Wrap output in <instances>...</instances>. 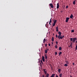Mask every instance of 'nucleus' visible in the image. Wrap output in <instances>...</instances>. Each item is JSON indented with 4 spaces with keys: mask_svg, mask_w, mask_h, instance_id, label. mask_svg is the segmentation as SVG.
Segmentation results:
<instances>
[{
    "mask_svg": "<svg viewBox=\"0 0 77 77\" xmlns=\"http://www.w3.org/2000/svg\"><path fill=\"white\" fill-rule=\"evenodd\" d=\"M70 42H71V41L72 42H73V43H75V41L77 40V38L75 37L74 38H70Z\"/></svg>",
    "mask_w": 77,
    "mask_h": 77,
    "instance_id": "f257e3e1",
    "label": "nucleus"
},
{
    "mask_svg": "<svg viewBox=\"0 0 77 77\" xmlns=\"http://www.w3.org/2000/svg\"><path fill=\"white\" fill-rule=\"evenodd\" d=\"M61 35H59L58 36V38L59 39H62V37L61 36Z\"/></svg>",
    "mask_w": 77,
    "mask_h": 77,
    "instance_id": "f03ea898",
    "label": "nucleus"
},
{
    "mask_svg": "<svg viewBox=\"0 0 77 77\" xmlns=\"http://www.w3.org/2000/svg\"><path fill=\"white\" fill-rule=\"evenodd\" d=\"M69 17H66V23H68V21H69Z\"/></svg>",
    "mask_w": 77,
    "mask_h": 77,
    "instance_id": "7ed1b4c3",
    "label": "nucleus"
},
{
    "mask_svg": "<svg viewBox=\"0 0 77 77\" xmlns=\"http://www.w3.org/2000/svg\"><path fill=\"white\" fill-rule=\"evenodd\" d=\"M49 5L51 6V8H53L54 7V6L53 5V4L52 3L49 4Z\"/></svg>",
    "mask_w": 77,
    "mask_h": 77,
    "instance_id": "20e7f679",
    "label": "nucleus"
},
{
    "mask_svg": "<svg viewBox=\"0 0 77 77\" xmlns=\"http://www.w3.org/2000/svg\"><path fill=\"white\" fill-rule=\"evenodd\" d=\"M42 59L43 62H45V58L44 56H42Z\"/></svg>",
    "mask_w": 77,
    "mask_h": 77,
    "instance_id": "39448f33",
    "label": "nucleus"
},
{
    "mask_svg": "<svg viewBox=\"0 0 77 77\" xmlns=\"http://www.w3.org/2000/svg\"><path fill=\"white\" fill-rule=\"evenodd\" d=\"M59 3H57V8L59 9Z\"/></svg>",
    "mask_w": 77,
    "mask_h": 77,
    "instance_id": "423d86ee",
    "label": "nucleus"
},
{
    "mask_svg": "<svg viewBox=\"0 0 77 77\" xmlns=\"http://www.w3.org/2000/svg\"><path fill=\"white\" fill-rule=\"evenodd\" d=\"M72 17H74V16H73V15H72V14H71L70 16V18H71V19H72Z\"/></svg>",
    "mask_w": 77,
    "mask_h": 77,
    "instance_id": "0eeeda50",
    "label": "nucleus"
},
{
    "mask_svg": "<svg viewBox=\"0 0 77 77\" xmlns=\"http://www.w3.org/2000/svg\"><path fill=\"white\" fill-rule=\"evenodd\" d=\"M51 20H52V18H51L50 19V21L49 22V24L50 26V25H51Z\"/></svg>",
    "mask_w": 77,
    "mask_h": 77,
    "instance_id": "6e6552de",
    "label": "nucleus"
},
{
    "mask_svg": "<svg viewBox=\"0 0 77 77\" xmlns=\"http://www.w3.org/2000/svg\"><path fill=\"white\" fill-rule=\"evenodd\" d=\"M58 31H59V28H58V26H57L56 28V32H58Z\"/></svg>",
    "mask_w": 77,
    "mask_h": 77,
    "instance_id": "1a4fd4ad",
    "label": "nucleus"
},
{
    "mask_svg": "<svg viewBox=\"0 0 77 77\" xmlns=\"http://www.w3.org/2000/svg\"><path fill=\"white\" fill-rule=\"evenodd\" d=\"M45 59H48V56L46 54L45 55Z\"/></svg>",
    "mask_w": 77,
    "mask_h": 77,
    "instance_id": "9d476101",
    "label": "nucleus"
},
{
    "mask_svg": "<svg viewBox=\"0 0 77 77\" xmlns=\"http://www.w3.org/2000/svg\"><path fill=\"white\" fill-rule=\"evenodd\" d=\"M43 71L45 74H47V71H45V69H43Z\"/></svg>",
    "mask_w": 77,
    "mask_h": 77,
    "instance_id": "9b49d317",
    "label": "nucleus"
},
{
    "mask_svg": "<svg viewBox=\"0 0 77 77\" xmlns=\"http://www.w3.org/2000/svg\"><path fill=\"white\" fill-rule=\"evenodd\" d=\"M63 75L62 74V73H60V74L59 75L60 77H62Z\"/></svg>",
    "mask_w": 77,
    "mask_h": 77,
    "instance_id": "f8f14e48",
    "label": "nucleus"
},
{
    "mask_svg": "<svg viewBox=\"0 0 77 77\" xmlns=\"http://www.w3.org/2000/svg\"><path fill=\"white\" fill-rule=\"evenodd\" d=\"M58 34H59V35H61V32H58Z\"/></svg>",
    "mask_w": 77,
    "mask_h": 77,
    "instance_id": "ddd939ff",
    "label": "nucleus"
},
{
    "mask_svg": "<svg viewBox=\"0 0 77 77\" xmlns=\"http://www.w3.org/2000/svg\"><path fill=\"white\" fill-rule=\"evenodd\" d=\"M57 22V20H55L54 22V24H56V23Z\"/></svg>",
    "mask_w": 77,
    "mask_h": 77,
    "instance_id": "4468645a",
    "label": "nucleus"
},
{
    "mask_svg": "<svg viewBox=\"0 0 77 77\" xmlns=\"http://www.w3.org/2000/svg\"><path fill=\"white\" fill-rule=\"evenodd\" d=\"M60 71H61V69H59L58 70V72L59 73H60Z\"/></svg>",
    "mask_w": 77,
    "mask_h": 77,
    "instance_id": "2eb2a0df",
    "label": "nucleus"
},
{
    "mask_svg": "<svg viewBox=\"0 0 77 77\" xmlns=\"http://www.w3.org/2000/svg\"><path fill=\"white\" fill-rule=\"evenodd\" d=\"M45 41H47V40H46L44 38L43 40V43H45Z\"/></svg>",
    "mask_w": 77,
    "mask_h": 77,
    "instance_id": "dca6fc26",
    "label": "nucleus"
},
{
    "mask_svg": "<svg viewBox=\"0 0 77 77\" xmlns=\"http://www.w3.org/2000/svg\"><path fill=\"white\" fill-rule=\"evenodd\" d=\"M73 5H75V1H73Z\"/></svg>",
    "mask_w": 77,
    "mask_h": 77,
    "instance_id": "f3484780",
    "label": "nucleus"
},
{
    "mask_svg": "<svg viewBox=\"0 0 77 77\" xmlns=\"http://www.w3.org/2000/svg\"><path fill=\"white\" fill-rule=\"evenodd\" d=\"M72 42L71 43V44L70 45V46H71V48H72Z\"/></svg>",
    "mask_w": 77,
    "mask_h": 77,
    "instance_id": "a211bd4d",
    "label": "nucleus"
},
{
    "mask_svg": "<svg viewBox=\"0 0 77 77\" xmlns=\"http://www.w3.org/2000/svg\"><path fill=\"white\" fill-rule=\"evenodd\" d=\"M47 51H48L47 50H45V53H47Z\"/></svg>",
    "mask_w": 77,
    "mask_h": 77,
    "instance_id": "6ab92c4d",
    "label": "nucleus"
},
{
    "mask_svg": "<svg viewBox=\"0 0 77 77\" xmlns=\"http://www.w3.org/2000/svg\"><path fill=\"white\" fill-rule=\"evenodd\" d=\"M51 41H54V37H52Z\"/></svg>",
    "mask_w": 77,
    "mask_h": 77,
    "instance_id": "aec40b11",
    "label": "nucleus"
},
{
    "mask_svg": "<svg viewBox=\"0 0 77 77\" xmlns=\"http://www.w3.org/2000/svg\"><path fill=\"white\" fill-rule=\"evenodd\" d=\"M47 77H49V74L48 73L47 75H46V76Z\"/></svg>",
    "mask_w": 77,
    "mask_h": 77,
    "instance_id": "412c9836",
    "label": "nucleus"
},
{
    "mask_svg": "<svg viewBox=\"0 0 77 77\" xmlns=\"http://www.w3.org/2000/svg\"><path fill=\"white\" fill-rule=\"evenodd\" d=\"M62 53L61 52H60L59 53V56H60V54H62Z\"/></svg>",
    "mask_w": 77,
    "mask_h": 77,
    "instance_id": "4be33fe9",
    "label": "nucleus"
},
{
    "mask_svg": "<svg viewBox=\"0 0 77 77\" xmlns=\"http://www.w3.org/2000/svg\"><path fill=\"white\" fill-rule=\"evenodd\" d=\"M64 66H68V64H65Z\"/></svg>",
    "mask_w": 77,
    "mask_h": 77,
    "instance_id": "5701e85b",
    "label": "nucleus"
},
{
    "mask_svg": "<svg viewBox=\"0 0 77 77\" xmlns=\"http://www.w3.org/2000/svg\"><path fill=\"white\" fill-rule=\"evenodd\" d=\"M55 25H56L55 23H53V26H55Z\"/></svg>",
    "mask_w": 77,
    "mask_h": 77,
    "instance_id": "b1692460",
    "label": "nucleus"
},
{
    "mask_svg": "<svg viewBox=\"0 0 77 77\" xmlns=\"http://www.w3.org/2000/svg\"><path fill=\"white\" fill-rule=\"evenodd\" d=\"M71 32H72V33H73V32H74V30L73 29L71 30Z\"/></svg>",
    "mask_w": 77,
    "mask_h": 77,
    "instance_id": "393cba45",
    "label": "nucleus"
},
{
    "mask_svg": "<svg viewBox=\"0 0 77 77\" xmlns=\"http://www.w3.org/2000/svg\"><path fill=\"white\" fill-rule=\"evenodd\" d=\"M66 63L67 64H68L69 63V62H68V61H66Z\"/></svg>",
    "mask_w": 77,
    "mask_h": 77,
    "instance_id": "a878e982",
    "label": "nucleus"
},
{
    "mask_svg": "<svg viewBox=\"0 0 77 77\" xmlns=\"http://www.w3.org/2000/svg\"><path fill=\"white\" fill-rule=\"evenodd\" d=\"M57 52H55V55H57Z\"/></svg>",
    "mask_w": 77,
    "mask_h": 77,
    "instance_id": "bb28decb",
    "label": "nucleus"
},
{
    "mask_svg": "<svg viewBox=\"0 0 77 77\" xmlns=\"http://www.w3.org/2000/svg\"><path fill=\"white\" fill-rule=\"evenodd\" d=\"M41 62L42 64H43V62H42V60H41Z\"/></svg>",
    "mask_w": 77,
    "mask_h": 77,
    "instance_id": "cd10ccee",
    "label": "nucleus"
},
{
    "mask_svg": "<svg viewBox=\"0 0 77 77\" xmlns=\"http://www.w3.org/2000/svg\"><path fill=\"white\" fill-rule=\"evenodd\" d=\"M55 47L56 48H57V45H56L55 46Z\"/></svg>",
    "mask_w": 77,
    "mask_h": 77,
    "instance_id": "c85d7f7f",
    "label": "nucleus"
},
{
    "mask_svg": "<svg viewBox=\"0 0 77 77\" xmlns=\"http://www.w3.org/2000/svg\"><path fill=\"white\" fill-rule=\"evenodd\" d=\"M56 42L57 45V44H58V42H57V41H56Z\"/></svg>",
    "mask_w": 77,
    "mask_h": 77,
    "instance_id": "c756f323",
    "label": "nucleus"
},
{
    "mask_svg": "<svg viewBox=\"0 0 77 77\" xmlns=\"http://www.w3.org/2000/svg\"><path fill=\"white\" fill-rule=\"evenodd\" d=\"M66 9H68V6H67L66 7Z\"/></svg>",
    "mask_w": 77,
    "mask_h": 77,
    "instance_id": "7c9ffc66",
    "label": "nucleus"
},
{
    "mask_svg": "<svg viewBox=\"0 0 77 77\" xmlns=\"http://www.w3.org/2000/svg\"><path fill=\"white\" fill-rule=\"evenodd\" d=\"M62 37V39H63V38H64V35H63L62 36H61Z\"/></svg>",
    "mask_w": 77,
    "mask_h": 77,
    "instance_id": "2f4dec72",
    "label": "nucleus"
},
{
    "mask_svg": "<svg viewBox=\"0 0 77 77\" xmlns=\"http://www.w3.org/2000/svg\"><path fill=\"white\" fill-rule=\"evenodd\" d=\"M56 38H57V37H58V36H57V35H56Z\"/></svg>",
    "mask_w": 77,
    "mask_h": 77,
    "instance_id": "473e14b6",
    "label": "nucleus"
},
{
    "mask_svg": "<svg viewBox=\"0 0 77 77\" xmlns=\"http://www.w3.org/2000/svg\"><path fill=\"white\" fill-rule=\"evenodd\" d=\"M45 47H47V44H45Z\"/></svg>",
    "mask_w": 77,
    "mask_h": 77,
    "instance_id": "72a5a7b5",
    "label": "nucleus"
},
{
    "mask_svg": "<svg viewBox=\"0 0 77 77\" xmlns=\"http://www.w3.org/2000/svg\"><path fill=\"white\" fill-rule=\"evenodd\" d=\"M46 50H47V51H49V49H47Z\"/></svg>",
    "mask_w": 77,
    "mask_h": 77,
    "instance_id": "f704fd0d",
    "label": "nucleus"
},
{
    "mask_svg": "<svg viewBox=\"0 0 77 77\" xmlns=\"http://www.w3.org/2000/svg\"><path fill=\"white\" fill-rule=\"evenodd\" d=\"M48 45H49V46H50V45H50V44H48Z\"/></svg>",
    "mask_w": 77,
    "mask_h": 77,
    "instance_id": "c9c22d12",
    "label": "nucleus"
},
{
    "mask_svg": "<svg viewBox=\"0 0 77 77\" xmlns=\"http://www.w3.org/2000/svg\"><path fill=\"white\" fill-rule=\"evenodd\" d=\"M59 50H62V48H59Z\"/></svg>",
    "mask_w": 77,
    "mask_h": 77,
    "instance_id": "e433bc0d",
    "label": "nucleus"
},
{
    "mask_svg": "<svg viewBox=\"0 0 77 77\" xmlns=\"http://www.w3.org/2000/svg\"><path fill=\"white\" fill-rule=\"evenodd\" d=\"M56 77H58V76L57 75H56Z\"/></svg>",
    "mask_w": 77,
    "mask_h": 77,
    "instance_id": "4c0bfd02",
    "label": "nucleus"
},
{
    "mask_svg": "<svg viewBox=\"0 0 77 77\" xmlns=\"http://www.w3.org/2000/svg\"><path fill=\"white\" fill-rule=\"evenodd\" d=\"M42 77H44V75H42Z\"/></svg>",
    "mask_w": 77,
    "mask_h": 77,
    "instance_id": "58836bf2",
    "label": "nucleus"
},
{
    "mask_svg": "<svg viewBox=\"0 0 77 77\" xmlns=\"http://www.w3.org/2000/svg\"><path fill=\"white\" fill-rule=\"evenodd\" d=\"M76 40H77L75 42V43H77V39Z\"/></svg>",
    "mask_w": 77,
    "mask_h": 77,
    "instance_id": "ea45409f",
    "label": "nucleus"
},
{
    "mask_svg": "<svg viewBox=\"0 0 77 77\" xmlns=\"http://www.w3.org/2000/svg\"><path fill=\"white\" fill-rule=\"evenodd\" d=\"M72 64L73 65H74V63H72Z\"/></svg>",
    "mask_w": 77,
    "mask_h": 77,
    "instance_id": "a19ab883",
    "label": "nucleus"
},
{
    "mask_svg": "<svg viewBox=\"0 0 77 77\" xmlns=\"http://www.w3.org/2000/svg\"><path fill=\"white\" fill-rule=\"evenodd\" d=\"M59 48H62L61 47H60Z\"/></svg>",
    "mask_w": 77,
    "mask_h": 77,
    "instance_id": "79ce46f5",
    "label": "nucleus"
},
{
    "mask_svg": "<svg viewBox=\"0 0 77 77\" xmlns=\"http://www.w3.org/2000/svg\"><path fill=\"white\" fill-rule=\"evenodd\" d=\"M77 50V48H75V51H76V50Z\"/></svg>",
    "mask_w": 77,
    "mask_h": 77,
    "instance_id": "37998d69",
    "label": "nucleus"
},
{
    "mask_svg": "<svg viewBox=\"0 0 77 77\" xmlns=\"http://www.w3.org/2000/svg\"><path fill=\"white\" fill-rule=\"evenodd\" d=\"M51 44H53V42H51Z\"/></svg>",
    "mask_w": 77,
    "mask_h": 77,
    "instance_id": "c03bdc74",
    "label": "nucleus"
},
{
    "mask_svg": "<svg viewBox=\"0 0 77 77\" xmlns=\"http://www.w3.org/2000/svg\"><path fill=\"white\" fill-rule=\"evenodd\" d=\"M61 12H63V11H61Z\"/></svg>",
    "mask_w": 77,
    "mask_h": 77,
    "instance_id": "a18cd8bd",
    "label": "nucleus"
},
{
    "mask_svg": "<svg viewBox=\"0 0 77 77\" xmlns=\"http://www.w3.org/2000/svg\"><path fill=\"white\" fill-rule=\"evenodd\" d=\"M40 64L41 65V63H40Z\"/></svg>",
    "mask_w": 77,
    "mask_h": 77,
    "instance_id": "49530a36",
    "label": "nucleus"
},
{
    "mask_svg": "<svg viewBox=\"0 0 77 77\" xmlns=\"http://www.w3.org/2000/svg\"><path fill=\"white\" fill-rule=\"evenodd\" d=\"M47 23H48V22H47Z\"/></svg>",
    "mask_w": 77,
    "mask_h": 77,
    "instance_id": "de8ad7c7",
    "label": "nucleus"
},
{
    "mask_svg": "<svg viewBox=\"0 0 77 77\" xmlns=\"http://www.w3.org/2000/svg\"><path fill=\"white\" fill-rule=\"evenodd\" d=\"M39 62H40V60H39Z\"/></svg>",
    "mask_w": 77,
    "mask_h": 77,
    "instance_id": "09e8293b",
    "label": "nucleus"
},
{
    "mask_svg": "<svg viewBox=\"0 0 77 77\" xmlns=\"http://www.w3.org/2000/svg\"><path fill=\"white\" fill-rule=\"evenodd\" d=\"M45 26H46V24L45 25Z\"/></svg>",
    "mask_w": 77,
    "mask_h": 77,
    "instance_id": "8fccbe9b",
    "label": "nucleus"
}]
</instances>
